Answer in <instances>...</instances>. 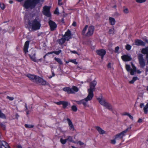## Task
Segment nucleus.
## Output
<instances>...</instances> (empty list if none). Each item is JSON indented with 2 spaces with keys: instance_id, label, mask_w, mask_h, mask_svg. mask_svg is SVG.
<instances>
[{
  "instance_id": "nucleus-1",
  "label": "nucleus",
  "mask_w": 148,
  "mask_h": 148,
  "mask_svg": "<svg viewBox=\"0 0 148 148\" xmlns=\"http://www.w3.org/2000/svg\"><path fill=\"white\" fill-rule=\"evenodd\" d=\"M28 23L29 25L32 26V29L34 31L39 29L41 27L40 21L38 17H36L31 22L29 21Z\"/></svg>"
},
{
  "instance_id": "nucleus-2",
  "label": "nucleus",
  "mask_w": 148,
  "mask_h": 148,
  "mask_svg": "<svg viewBox=\"0 0 148 148\" xmlns=\"http://www.w3.org/2000/svg\"><path fill=\"white\" fill-rule=\"evenodd\" d=\"M101 98H97V100L100 104L108 110H112V107L111 104L107 102L105 99L103 98L102 96H101Z\"/></svg>"
},
{
  "instance_id": "nucleus-3",
  "label": "nucleus",
  "mask_w": 148,
  "mask_h": 148,
  "mask_svg": "<svg viewBox=\"0 0 148 148\" xmlns=\"http://www.w3.org/2000/svg\"><path fill=\"white\" fill-rule=\"evenodd\" d=\"M97 82L95 80L91 82L90 83V88L88 90V94L92 97L94 96L93 92L95 90V86Z\"/></svg>"
},
{
  "instance_id": "nucleus-4",
  "label": "nucleus",
  "mask_w": 148,
  "mask_h": 148,
  "mask_svg": "<svg viewBox=\"0 0 148 148\" xmlns=\"http://www.w3.org/2000/svg\"><path fill=\"white\" fill-rule=\"evenodd\" d=\"M37 3L31 0H26L23 6L27 9L29 8H34Z\"/></svg>"
},
{
  "instance_id": "nucleus-5",
  "label": "nucleus",
  "mask_w": 148,
  "mask_h": 148,
  "mask_svg": "<svg viewBox=\"0 0 148 148\" xmlns=\"http://www.w3.org/2000/svg\"><path fill=\"white\" fill-rule=\"evenodd\" d=\"M92 98V97L88 94L87 97L84 99L79 101H75L79 105L82 104L85 107H86L87 106V102L91 100Z\"/></svg>"
},
{
  "instance_id": "nucleus-6",
  "label": "nucleus",
  "mask_w": 148,
  "mask_h": 148,
  "mask_svg": "<svg viewBox=\"0 0 148 148\" xmlns=\"http://www.w3.org/2000/svg\"><path fill=\"white\" fill-rule=\"evenodd\" d=\"M131 125L127 128L125 130L122 131V132L120 133L117 134L114 136V139H117L118 138H123V136H125L127 133L129 131L131 130Z\"/></svg>"
},
{
  "instance_id": "nucleus-7",
  "label": "nucleus",
  "mask_w": 148,
  "mask_h": 148,
  "mask_svg": "<svg viewBox=\"0 0 148 148\" xmlns=\"http://www.w3.org/2000/svg\"><path fill=\"white\" fill-rule=\"evenodd\" d=\"M63 90L67 92L68 94L74 93L75 92L78 91L79 89L75 86H73L71 88L69 87H65L63 89Z\"/></svg>"
},
{
  "instance_id": "nucleus-8",
  "label": "nucleus",
  "mask_w": 148,
  "mask_h": 148,
  "mask_svg": "<svg viewBox=\"0 0 148 148\" xmlns=\"http://www.w3.org/2000/svg\"><path fill=\"white\" fill-rule=\"evenodd\" d=\"M138 59L141 67H143L145 65V62L143 58V55L142 54H139L138 55Z\"/></svg>"
},
{
  "instance_id": "nucleus-9",
  "label": "nucleus",
  "mask_w": 148,
  "mask_h": 148,
  "mask_svg": "<svg viewBox=\"0 0 148 148\" xmlns=\"http://www.w3.org/2000/svg\"><path fill=\"white\" fill-rule=\"evenodd\" d=\"M50 7L49 6H45L43 8V14L47 17H49L51 16L50 12Z\"/></svg>"
},
{
  "instance_id": "nucleus-10",
  "label": "nucleus",
  "mask_w": 148,
  "mask_h": 148,
  "mask_svg": "<svg viewBox=\"0 0 148 148\" xmlns=\"http://www.w3.org/2000/svg\"><path fill=\"white\" fill-rule=\"evenodd\" d=\"M48 23L50 26L51 31H53L56 29L57 25L54 22L50 20L49 21Z\"/></svg>"
},
{
  "instance_id": "nucleus-11",
  "label": "nucleus",
  "mask_w": 148,
  "mask_h": 148,
  "mask_svg": "<svg viewBox=\"0 0 148 148\" xmlns=\"http://www.w3.org/2000/svg\"><path fill=\"white\" fill-rule=\"evenodd\" d=\"M94 30V27L93 26H89L88 29V32L86 34L87 36H90L93 34Z\"/></svg>"
},
{
  "instance_id": "nucleus-12",
  "label": "nucleus",
  "mask_w": 148,
  "mask_h": 148,
  "mask_svg": "<svg viewBox=\"0 0 148 148\" xmlns=\"http://www.w3.org/2000/svg\"><path fill=\"white\" fill-rule=\"evenodd\" d=\"M27 76L29 78L30 80L36 83V82H37V78H38V76L34 75H32L30 74H27Z\"/></svg>"
},
{
  "instance_id": "nucleus-13",
  "label": "nucleus",
  "mask_w": 148,
  "mask_h": 148,
  "mask_svg": "<svg viewBox=\"0 0 148 148\" xmlns=\"http://www.w3.org/2000/svg\"><path fill=\"white\" fill-rule=\"evenodd\" d=\"M106 51L103 49L99 50L96 51L97 54L101 56L102 59H103L104 56L105 55Z\"/></svg>"
},
{
  "instance_id": "nucleus-14",
  "label": "nucleus",
  "mask_w": 148,
  "mask_h": 148,
  "mask_svg": "<svg viewBox=\"0 0 148 148\" xmlns=\"http://www.w3.org/2000/svg\"><path fill=\"white\" fill-rule=\"evenodd\" d=\"M37 79V82L36 83L39 84L40 85H45L46 84V82L42 78L38 76Z\"/></svg>"
},
{
  "instance_id": "nucleus-15",
  "label": "nucleus",
  "mask_w": 148,
  "mask_h": 148,
  "mask_svg": "<svg viewBox=\"0 0 148 148\" xmlns=\"http://www.w3.org/2000/svg\"><path fill=\"white\" fill-rule=\"evenodd\" d=\"M37 79V82L36 83L39 84L40 85H45L46 84V82L42 78L38 76Z\"/></svg>"
},
{
  "instance_id": "nucleus-16",
  "label": "nucleus",
  "mask_w": 148,
  "mask_h": 148,
  "mask_svg": "<svg viewBox=\"0 0 148 148\" xmlns=\"http://www.w3.org/2000/svg\"><path fill=\"white\" fill-rule=\"evenodd\" d=\"M54 103L58 105H62L64 108H65L68 105V102L66 101H60L58 102H55Z\"/></svg>"
},
{
  "instance_id": "nucleus-17",
  "label": "nucleus",
  "mask_w": 148,
  "mask_h": 148,
  "mask_svg": "<svg viewBox=\"0 0 148 148\" xmlns=\"http://www.w3.org/2000/svg\"><path fill=\"white\" fill-rule=\"evenodd\" d=\"M71 31L68 29L67 31L65 33V35L63 36L65 38V40H66L68 41L71 38Z\"/></svg>"
},
{
  "instance_id": "nucleus-18",
  "label": "nucleus",
  "mask_w": 148,
  "mask_h": 148,
  "mask_svg": "<svg viewBox=\"0 0 148 148\" xmlns=\"http://www.w3.org/2000/svg\"><path fill=\"white\" fill-rule=\"evenodd\" d=\"M95 128L100 134H106V131L102 129L100 127L96 126L95 127Z\"/></svg>"
},
{
  "instance_id": "nucleus-19",
  "label": "nucleus",
  "mask_w": 148,
  "mask_h": 148,
  "mask_svg": "<svg viewBox=\"0 0 148 148\" xmlns=\"http://www.w3.org/2000/svg\"><path fill=\"white\" fill-rule=\"evenodd\" d=\"M0 148H10V147L7 142L3 140L1 142Z\"/></svg>"
},
{
  "instance_id": "nucleus-20",
  "label": "nucleus",
  "mask_w": 148,
  "mask_h": 148,
  "mask_svg": "<svg viewBox=\"0 0 148 148\" xmlns=\"http://www.w3.org/2000/svg\"><path fill=\"white\" fill-rule=\"evenodd\" d=\"M121 58L124 61H130L132 60L131 57L127 55H125L121 56Z\"/></svg>"
},
{
  "instance_id": "nucleus-21",
  "label": "nucleus",
  "mask_w": 148,
  "mask_h": 148,
  "mask_svg": "<svg viewBox=\"0 0 148 148\" xmlns=\"http://www.w3.org/2000/svg\"><path fill=\"white\" fill-rule=\"evenodd\" d=\"M135 45L137 46H145V43L143 41L138 39L136 40L135 41Z\"/></svg>"
},
{
  "instance_id": "nucleus-22",
  "label": "nucleus",
  "mask_w": 148,
  "mask_h": 148,
  "mask_svg": "<svg viewBox=\"0 0 148 148\" xmlns=\"http://www.w3.org/2000/svg\"><path fill=\"white\" fill-rule=\"evenodd\" d=\"M67 120L70 127V129L72 131H74L75 128L71 121L69 118H67Z\"/></svg>"
},
{
  "instance_id": "nucleus-23",
  "label": "nucleus",
  "mask_w": 148,
  "mask_h": 148,
  "mask_svg": "<svg viewBox=\"0 0 148 148\" xmlns=\"http://www.w3.org/2000/svg\"><path fill=\"white\" fill-rule=\"evenodd\" d=\"M29 41H27L25 43L23 48V50L25 53H26L28 52L27 49L29 47Z\"/></svg>"
},
{
  "instance_id": "nucleus-24",
  "label": "nucleus",
  "mask_w": 148,
  "mask_h": 148,
  "mask_svg": "<svg viewBox=\"0 0 148 148\" xmlns=\"http://www.w3.org/2000/svg\"><path fill=\"white\" fill-rule=\"evenodd\" d=\"M141 52L143 54H147L146 58L147 63L148 64V47L145 49H143L141 51Z\"/></svg>"
},
{
  "instance_id": "nucleus-25",
  "label": "nucleus",
  "mask_w": 148,
  "mask_h": 148,
  "mask_svg": "<svg viewBox=\"0 0 148 148\" xmlns=\"http://www.w3.org/2000/svg\"><path fill=\"white\" fill-rule=\"evenodd\" d=\"M109 21L111 25H114L115 23V20L114 18L110 17L109 18Z\"/></svg>"
},
{
  "instance_id": "nucleus-26",
  "label": "nucleus",
  "mask_w": 148,
  "mask_h": 148,
  "mask_svg": "<svg viewBox=\"0 0 148 148\" xmlns=\"http://www.w3.org/2000/svg\"><path fill=\"white\" fill-rule=\"evenodd\" d=\"M31 59L34 61V62H38V60H36V57L35 56V54H34L32 56L31 55H29Z\"/></svg>"
},
{
  "instance_id": "nucleus-27",
  "label": "nucleus",
  "mask_w": 148,
  "mask_h": 148,
  "mask_svg": "<svg viewBox=\"0 0 148 148\" xmlns=\"http://www.w3.org/2000/svg\"><path fill=\"white\" fill-rule=\"evenodd\" d=\"M65 38L63 36L62 38L60 39L59 41V43L60 45H62L65 42Z\"/></svg>"
},
{
  "instance_id": "nucleus-28",
  "label": "nucleus",
  "mask_w": 148,
  "mask_h": 148,
  "mask_svg": "<svg viewBox=\"0 0 148 148\" xmlns=\"http://www.w3.org/2000/svg\"><path fill=\"white\" fill-rule=\"evenodd\" d=\"M144 113L147 114L148 112V103H147L146 105L143 108Z\"/></svg>"
},
{
  "instance_id": "nucleus-29",
  "label": "nucleus",
  "mask_w": 148,
  "mask_h": 148,
  "mask_svg": "<svg viewBox=\"0 0 148 148\" xmlns=\"http://www.w3.org/2000/svg\"><path fill=\"white\" fill-rule=\"evenodd\" d=\"M112 139L110 141V143L111 144H115L116 143L118 144L119 143V142L118 141L119 139Z\"/></svg>"
},
{
  "instance_id": "nucleus-30",
  "label": "nucleus",
  "mask_w": 148,
  "mask_h": 148,
  "mask_svg": "<svg viewBox=\"0 0 148 148\" xmlns=\"http://www.w3.org/2000/svg\"><path fill=\"white\" fill-rule=\"evenodd\" d=\"M88 27V25H86L85 27L83 29L82 32V34L83 35H85L86 36V34H85V32L87 28Z\"/></svg>"
},
{
  "instance_id": "nucleus-31",
  "label": "nucleus",
  "mask_w": 148,
  "mask_h": 148,
  "mask_svg": "<svg viewBox=\"0 0 148 148\" xmlns=\"http://www.w3.org/2000/svg\"><path fill=\"white\" fill-rule=\"evenodd\" d=\"M54 59L59 64H62V62L61 60L59 58H55Z\"/></svg>"
},
{
  "instance_id": "nucleus-32",
  "label": "nucleus",
  "mask_w": 148,
  "mask_h": 148,
  "mask_svg": "<svg viewBox=\"0 0 148 148\" xmlns=\"http://www.w3.org/2000/svg\"><path fill=\"white\" fill-rule=\"evenodd\" d=\"M61 52V50H59L58 51H53L51 52H49V54H52L53 53H54L56 55H58Z\"/></svg>"
},
{
  "instance_id": "nucleus-33",
  "label": "nucleus",
  "mask_w": 148,
  "mask_h": 148,
  "mask_svg": "<svg viewBox=\"0 0 148 148\" xmlns=\"http://www.w3.org/2000/svg\"><path fill=\"white\" fill-rule=\"evenodd\" d=\"M0 118L6 119V117L5 115L0 110Z\"/></svg>"
},
{
  "instance_id": "nucleus-34",
  "label": "nucleus",
  "mask_w": 148,
  "mask_h": 148,
  "mask_svg": "<svg viewBox=\"0 0 148 148\" xmlns=\"http://www.w3.org/2000/svg\"><path fill=\"white\" fill-rule=\"evenodd\" d=\"M137 79V77H134L132 79V80L130 81V83L133 84L134 82Z\"/></svg>"
},
{
  "instance_id": "nucleus-35",
  "label": "nucleus",
  "mask_w": 148,
  "mask_h": 148,
  "mask_svg": "<svg viewBox=\"0 0 148 148\" xmlns=\"http://www.w3.org/2000/svg\"><path fill=\"white\" fill-rule=\"evenodd\" d=\"M71 109L74 112H76L77 110V108L75 106H71Z\"/></svg>"
},
{
  "instance_id": "nucleus-36",
  "label": "nucleus",
  "mask_w": 148,
  "mask_h": 148,
  "mask_svg": "<svg viewBox=\"0 0 148 148\" xmlns=\"http://www.w3.org/2000/svg\"><path fill=\"white\" fill-rule=\"evenodd\" d=\"M136 1L139 3H144L146 1V0H135Z\"/></svg>"
},
{
  "instance_id": "nucleus-37",
  "label": "nucleus",
  "mask_w": 148,
  "mask_h": 148,
  "mask_svg": "<svg viewBox=\"0 0 148 148\" xmlns=\"http://www.w3.org/2000/svg\"><path fill=\"white\" fill-rule=\"evenodd\" d=\"M125 67L126 70L128 71H129L130 70V67L129 65L126 64L125 66Z\"/></svg>"
},
{
  "instance_id": "nucleus-38",
  "label": "nucleus",
  "mask_w": 148,
  "mask_h": 148,
  "mask_svg": "<svg viewBox=\"0 0 148 148\" xmlns=\"http://www.w3.org/2000/svg\"><path fill=\"white\" fill-rule=\"evenodd\" d=\"M25 127L26 128H33L34 126L33 125H28V124H25Z\"/></svg>"
},
{
  "instance_id": "nucleus-39",
  "label": "nucleus",
  "mask_w": 148,
  "mask_h": 148,
  "mask_svg": "<svg viewBox=\"0 0 148 148\" xmlns=\"http://www.w3.org/2000/svg\"><path fill=\"white\" fill-rule=\"evenodd\" d=\"M76 143L77 144H79V145L81 146H82V145H84V143L81 142V141H78L76 143Z\"/></svg>"
},
{
  "instance_id": "nucleus-40",
  "label": "nucleus",
  "mask_w": 148,
  "mask_h": 148,
  "mask_svg": "<svg viewBox=\"0 0 148 148\" xmlns=\"http://www.w3.org/2000/svg\"><path fill=\"white\" fill-rule=\"evenodd\" d=\"M114 29L113 28L109 30V32L110 34H113L114 32Z\"/></svg>"
},
{
  "instance_id": "nucleus-41",
  "label": "nucleus",
  "mask_w": 148,
  "mask_h": 148,
  "mask_svg": "<svg viewBox=\"0 0 148 148\" xmlns=\"http://www.w3.org/2000/svg\"><path fill=\"white\" fill-rule=\"evenodd\" d=\"M123 11L126 14H128L129 12L127 8H125L123 10Z\"/></svg>"
},
{
  "instance_id": "nucleus-42",
  "label": "nucleus",
  "mask_w": 148,
  "mask_h": 148,
  "mask_svg": "<svg viewBox=\"0 0 148 148\" xmlns=\"http://www.w3.org/2000/svg\"><path fill=\"white\" fill-rule=\"evenodd\" d=\"M131 48V46L129 45H127L126 46V49L128 50H129Z\"/></svg>"
},
{
  "instance_id": "nucleus-43",
  "label": "nucleus",
  "mask_w": 148,
  "mask_h": 148,
  "mask_svg": "<svg viewBox=\"0 0 148 148\" xmlns=\"http://www.w3.org/2000/svg\"><path fill=\"white\" fill-rule=\"evenodd\" d=\"M60 142L61 143L63 144H65L66 142V139H60Z\"/></svg>"
},
{
  "instance_id": "nucleus-44",
  "label": "nucleus",
  "mask_w": 148,
  "mask_h": 148,
  "mask_svg": "<svg viewBox=\"0 0 148 148\" xmlns=\"http://www.w3.org/2000/svg\"><path fill=\"white\" fill-rule=\"evenodd\" d=\"M119 47L118 46L116 47H115V53H118V51H119Z\"/></svg>"
},
{
  "instance_id": "nucleus-45",
  "label": "nucleus",
  "mask_w": 148,
  "mask_h": 148,
  "mask_svg": "<svg viewBox=\"0 0 148 148\" xmlns=\"http://www.w3.org/2000/svg\"><path fill=\"white\" fill-rule=\"evenodd\" d=\"M7 98L10 101L13 100L14 99L13 97H10L8 96H7Z\"/></svg>"
},
{
  "instance_id": "nucleus-46",
  "label": "nucleus",
  "mask_w": 148,
  "mask_h": 148,
  "mask_svg": "<svg viewBox=\"0 0 148 148\" xmlns=\"http://www.w3.org/2000/svg\"><path fill=\"white\" fill-rule=\"evenodd\" d=\"M132 66L133 67V69H132V70H133L134 71H136V67L133 64H132Z\"/></svg>"
},
{
  "instance_id": "nucleus-47",
  "label": "nucleus",
  "mask_w": 148,
  "mask_h": 148,
  "mask_svg": "<svg viewBox=\"0 0 148 148\" xmlns=\"http://www.w3.org/2000/svg\"><path fill=\"white\" fill-rule=\"evenodd\" d=\"M71 62L74 63L75 64H77V62L76 61V60H72L70 61Z\"/></svg>"
},
{
  "instance_id": "nucleus-48",
  "label": "nucleus",
  "mask_w": 148,
  "mask_h": 148,
  "mask_svg": "<svg viewBox=\"0 0 148 148\" xmlns=\"http://www.w3.org/2000/svg\"><path fill=\"white\" fill-rule=\"evenodd\" d=\"M0 125L4 130L5 129V125L1 123L0 124Z\"/></svg>"
},
{
  "instance_id": "nucleus-49",
  "label": "nucleus",
  "mask_w": 148,
  "mask_h": 148,
  "mask_svg": "<svg viewBox=\"0 0 148 148\" xmlns=\"http://www.w3.org/2000/svg\"><path fill=\"white\" fill-rule=\"evenodd\" d=\"M130 71H130V73L131 75H134V72L135 71H134L133 70H132V69H131Z\"/></svg>"
},
{
  "instance_id": "nucleus-50",
  "label": "nucleus",
  "mask_w": 148,
  "mask_h": 148,
  "mask_svg": "<svg viewBox=\"0 0 148 148\" xmlns=\"http://www.w3.org/2000/svg\"><path fill=\"white\" fill-rule=\"evenodd\" d=\"M62 0H58V4L59 5H60L62 4Z\"/></svg>"
},
{
  "instance_id": "nucleus-51",
  "label": "nucleus",
  "mask_w": 148,
  "mask_h": 148,
  "mask_svg": "<svg viewBox=\"0 0 148 148\" xmlns=\"http://www.w3.org/2000/svg\"><path fill=\"white\" fill-rule=\"evenodd\" d=\"M107 67L108 68H111V63H109L107 65Z\"/></svg>"
},
{
  "instance_id": "nucleus-52",
  "label": "nucleus",
  "mask_w": 148,
  "mask_h": 148,
  "mask_svg": "<svg viewBox=\"0 0 148 148\" xmlns=\"http://www.w3.org/2000/svg\"><path fill=\"white\" fill-rule=\"evenodd\" d=\"M128 116L132 120H133V116H131L130 114L128 115Z\"/></svg>"
},
{
  "instance_id": "nucleus-53",
  "label": "nucleus",
  "mask_w": 148,
  "mask_h": 148,
  "mask_svg": "<svg viewBox=\"0 0 148 148\" xmlns=\"http://www.w3.org/2000/svg\"><path fill=\"white\" fill-rule=\"evenodd\" d=\"M72 25L74 26H75V27L76 26V23L75 22V21H74L72 24Z\"/></svg>"
},
{
  "instance_id": "nucleus-54",
  "label": "nucleus",
  "mask_w": 148,
  "mask_h": 148,
  "mask_svg": "<svg viewBox=\"0 0 148 148\" xmlns=\"http://www.w3.org/2000/svg\"><path fill=\"white\" fill-rule=\"evenodd\" d=\"M54 13L55 14H59V12L58 10H56L54 12Z\"/></svg>"
},
{
  "instance_id": "nucleus-55",
  "label": "nucleus",
  "mask_w": 148,
  "mask_h": 148,
  "mask_svg": "<svg viewBox=\"0 0 148 148\" xmlns=\"http://www.w3.org/2000/svg\"><path fill=\"white\" fill-rule=\"evenodd\" d=\"M1 8L2 10H4L5 8V6L4 4H3L1 6Z\"/></svg>"
},
{
  "instance_id": "nucleus-56",
  "label": "nucleus",
  "mask_w": 148,
  "mask_h": 148,
  "mask_svg": "<svg viewBox=\"0 0 148 148\" xmlns=\"http://www.w3.org/2000/svg\"><path fill=\"white\" fill-rule=\"evenodd\" d=\"M143 121L142 119L140 118H139L138 121V122L139 123H141Z\"/></svg>"
},
{
  "instance_id": "nucleus-57",
  "label": "nucleus",
  "mask_w": 148,
  "mask_h": 148,
  "mask_svg": "<svg viewBox=\"0 0 148 148\" xmlns=\"http://www.w3.org/2000/svg\"><path fill=\"white\" fill-rule=\"evenodd\" d=\"M71 52L72 53H74L77 54L79 55V54H78V53L77 51H71Z\"/></svg>"
},
{
  "instance_id": "nucleus-58",
  "label": "nucleus",
  "mask_w": 148,
  "mask_h": 148,
  "mask_svg": "<svg viewBox=\"0 0 148 148\" xmlns=\"http://www.w3.org/2000/svg\"><path fill=\"white\" fill-rule=\"evenodd\" d=\"M144 104L143 103H141L140 104V107L141 108H143L144 106Z\"/></svg>"
},
{
  "instance_id": "nucleus-59",
  "label": "nucleus",
  "mask_w": 148,
  "mask_h": 148,
  "mask_svg": "<svg viewBox=\"0 0 148 148\" xmlns=\"http://www.w3.org/2000/svg\"><path fill=\"white\" fill-rule=\"evenodd\" d=\"M32 1L37 3H38L39 1V0H33Z\"/></svg>"
},
{
  "instance_id": "nucleus-60",
  "label": "nucleus",
  "mask_w": 148,
  "mask_h": 148,
  "mask_svg": "<svg viewBox=\"0 0 148 148\" xmlns=\"http://www.w3.org/2000/svg\"><path fill=\"white\" fill-rule=\"evenodd\" d=\"M49 52H48L46 53L43 57L44 58H45L46 56L48 54H49Z\"/></svg>"
},
{
  "instance_id": "nucleus-61",
  "label": "nucleus",
  "mask_w": 148,
  "mask_h": 148,
  "mask_svg": "<svg viewBox=\"0 0 148 148\" xmlns=\"http://www.w3.org/2000/svg\"><path fill=\"white\" fill-rule=\"evenodd\" d=\"M130 114L127 112H125L124 113V115H126L128 116V115H129Z\"/></svg>"
},
{
  "instance_id": "nucleus-62",
  "label": "nucleus",
  "mask_w": 148,
  "mask_h": 148,
  "mask_svg": "<svg viewBox=\"0 0 148 148\" xmlns=\"http://www.w3.org/2000/svg\"><path fill=\"white\" fill-rule=\"evenodd\" d=\"M136 72H137V73H138V74H140V73H141V72L140 71V70H137V71H136Z\"/></svg>"
},
{
  "instance_id": "nucleus-63",
  "label": "nucleus",
  "mask_w": 148,
  "mask_h": 148,
  "mask_svg": "<svg viewBox=\"0 0 148 148\" xmlns=\"http://www.w3.org/2000/svg\"><path fill=\"white\" fill-rule=\"evenodd\" d=\"M25 108H26V110H28L27 107V105L26 103L25 104Z\"/></svg>"
},
{
  "instance_id": "nucleus-64",
  "label": "nucleus",
  "mask_w": 148,
  "mask_h": 148,
  "mask_svg": "<svg viewBox=\"0 0 148 148\" xmlns=\"http://www.w3.org/2000/svg\"><path fill=\"white\" fill-rule=\"evenodd\" d=\"M17 147L18 148H22V147L21 145H18L17 146Z\"/></svg>"
}]
</instances>
